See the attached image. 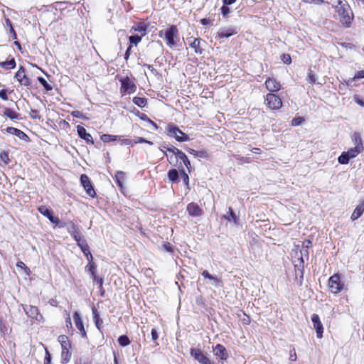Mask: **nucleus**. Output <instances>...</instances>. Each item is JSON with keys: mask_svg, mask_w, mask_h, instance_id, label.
<instances>
[{"mask_svg": "<svg viewBox=\"0 0 364 364\" xmlns=\"http://www.w3.org/2000/svg\"><path fill=\"white\" fill-rule=\"evenodd\" d=\"M333 7L338 14V18L343 24L348 25L353 19V14L349 12V6L345 0H336Z\"/></svg>", "mask_w": 364, "mask_h": 364, "instance_id": "1", "label": "nucleus"}, {"mask_svg": "<svg viewBox=\"0 0 364 364\" xmlns=\"http://www.w3.org/2000/svg\"><path fill=\"white\" fill-rule=\"evenodd\" d=\"M159 36L165 39L166 45L170 48L175 46L179 40L178 29L175 25L171 26L165 31H160Z\"/></svg>", "mask_w": 364, "mask_h": 364, "instance_id": "2", "label": "nucleus"}, {"mask_svg": "<svg viewBox=\"0 0 364 364\" xmlns=\"http://www.w3.org/2000/svg\"><path fill=\"white\" fill-rule=\"evenodd\" d=\"M328 287L333 294H338L344 287V284L341 282V277L338 274L331 276L328 279Z\"/></svg>", "mask_w": 364, "mask_h": 364, "instance_id": "3", "label": "nucleus"}, {"mask_svg": "<svg viewBox=\"0 0 364 364\" xmlns=\"http://www.w3.org/2000/svg\"><path fill=\"white\" fill-rule=\"evenodd\" d=\"M361 151L357 148H350L347 151H343L338 157V161L341 164H347L350 159L355 158Z\"/></svg>", "mask_w": 364, "mask_h": 364, "instance_id": "4", "label": "nucleus"}, {"mask_svg": "<svg viewBox=\"0 0 364 364\" xmlns=\"http://www.w3.org/2000/svg\"><path fill=\"white\" fill-rule=\"evenodd\" d=\"M168 133L170 136L174 137L178 141H187L189 137L187 134L183 133L178 127L175 126H169L168 128Z\"/></svg>", "mask_w": 364, "mask_h": 364, "instance_id": "5", "label": "nucleus"}, {"mask_svg": "<svg viewBox=\"0 0 364 364\" xmlns=\"http://www.w3.org/2000/svg\"><path fill=\"white\" fill-rule=\"evenodd\" d=\"M265 102L268 107L271 109H278L282 105L281 99L276 95L269 93L266 95Z\"/></svg>", "mask_w": 364, "mask_h": 364, "instance_id": "6", "label": "nucleus"}, {"mask_svg": "<svg viewBox=\"0 0 364 364\" xmlns=\"http://www.w3.org/2000/svg\"><path fill=\"white\" fill-rule=\"evenodd\" d=\"M190 353L200 364H212L210 360L202 352L200 349L192 348Z\"/></svg>", "mask_w": 364, "mask_h": 364, "instance_id": "7", "label": "nucleus"}, {"mask_svg": "<svg viewBox=\"0 0 364 364\" xmlns=\"http://www.w3.org/2000/svg\"><path fill=\"white\" fill-rule=\"evenodd\" d=\"M22 306L26 314L32 319L41 321L43 318L42 315L40 314L36 306L26 304H24Z\"/></svg>", "mask_w": 364, "mask_h": 364, "instance_id": "8", "label": "nucleus"}, {"mask_svg": "<svg viewBox=\"0 0 364 364\" xmlns=\"http://www.w3.org/2000/svg\"><path fill=\"white\" fill-rule=\"evenodd\" d=\"M73 317V321H74L75 325L77 329L79 331V333L81 335V336L82 338H87V332L85 328L84 323H83V321L82 320L80 313L77 311L75 312Z\"/></svg>", "mask_w": 364, "mask_h": 364, "instance_id": "9", "label": "nucleus"}, {"mask_svg": "<svg viewBox=\"0 0 364 364\" xmlns=\"http://www.w3.org/2000/svg\"><path fill=\"white\" fill-rule=\"evenodd\" d=\"M80 182L87 193L91 197H94L95 196V191L91 184L89 177L85 174L81 175Z\"/></svg>", "mask_w": 364, "mask_h": 364, "instance_id": "10", "label": "nucleus"}, {"mask_svg": "<svg viewBox=\"0 0 364 364\" xmlns=\"http://www.w3.org/2000/svg\"><path fill=\"white\" fill-rule=\"evenodd\" d=\"M15 78L21 85L28 87L31 85V80L26 76L24 68L21 66L15 75Z\"/></svg>", "mask_w": 364, "mask_h": 364, "instance_id": "11", "label": "nucleus"}, {"mask_svg": "<svg viewBox=\"0 0 364 364\" xmlns=\"http://www.w3.org/2000/svg\"><path fill=\"white\" fill-rule=\"evenodd\" d=\"M311 321L314 325V328L316 330V336L318 338H322L323 332V324L321 323L320 321V318L318 315L314 314L311 316Z\"/></svg>", "mask_w": 364, "mask_h": 364, "instance_id": "12", "label": "nucleus"}, {"mask_svg": "<svg viewBox=\"0 0 364 364\" xmlns=\"http://www.w3.org/2000/svg\"><path fill=\"white\" fill-rule=\"evenodd\" d=\"M186 210L189 215L192 217H199L203 214V210L196 203H191L187 205Z\"/></svg>", "mask_w": 364, "mask_h": 364, "instance_id": "13", "label": "nucleus"}, {"mask_svg": "<svg viewBox=\"0 0 364 364\" xmlns=\"http://www.w3.org/2000/svg\"><path fill=\"white\" fill-rule=\"evenodd\" d=\"M121 82L122 88L124 90L125 92L130 94L136 91V87L135 84L129 77L122 80Z\"/></svg>", "mask_w": 364, "mask_h": 364, "instance_id": "14", "label": "nucleus"}, {"mask_svg": "<svg viewBox=\"0 0 364 364\" xmlns=\"http://www.w3.org/2000/svg\"><path fill=\"white\" fill-rule=\"evenodd\" d=\"M214 355L220 360H226L228 358V353L226 348L221 344H217L213 347Z\"/></svg>", "mask_w": 364, "mask_h": 364, "instance_id": "15", "label": "nucleus"}, {"mask_svg": "<svg viewBox=\"0 0 364 364\" xmlns=\"http://www.w3.org/2000/svg\"><path fill=\"white\" fill-rule=\"evenodd\" d=\"M267 89L270 92H276L279 90L281 87L280 83L274 78L269 77L265 81Z\"/></svg>", "mask_w": 364, "mask_h": 364, "instance_id": "16", "label": "nucleus"}, {"mask_svg": "<svg viewBox=\"0 0 364 364\" xmlns=\"http://www.w3.org/2000/svg\"><path fill=\"white\" fill-rule=\"evenodd\" d=\"M77 132L79 136L83 139L87 143H94L92 136L86 132V129L83 127L78 125L77 127Z\"/></svg>", "mask_w": 364, "mask_h": 364, "instance_id": "17", "label": "nucleus"}, {"mask_svg": "<svg viewBox=\"0 0 364 364\" xmlns=\"http://www.w3.org/2000/svg\"><path fill=\"white\" fill-rule=\"evenodd\" d=\"M202 275L205 278L210 280L212 284L215 287H218L223 285V282L220 279L218 278L216 276L210 274L207 270L203 271Z\"/></svg>", "mask_w": 364, "mask_h": 364, "instance_id": "18", "label": "nucleus"}, {"mask_svg": "<svg viewBox=\"0 0 364 364\" xmlns=\"http://www.w3.org/2000/svg\"><path fill=\"white\" fill-rule=\"evenodd\" d=\"M190 46L194 49L196 53L201 54L203 53V50L200 47V38H194L193 37L189 38L188 39Z\"/></svg>", "mask_w": 364, "mask_h": 364, "instance_id": "19", "label": "nucleus"}, {"mask_svg": "<svg viewBox=\"0 0 364 364\" xmlns=\"http://www.w3.org/2000/svg\"><path fill=\"white\" fill-rule=\"evenodd\" d=\"M6 131L10 134L16 135L22 140H26V139L28 138V136L23 132L14 127H7Z\"/></svg>", "mask_w": 364, "mask_h": 364, "instance_id": "20", "label": "nucleus"}, {"mask_svg": "<svg viewBox=\"0 0 364 364\" xmlns=\"http://www.w3.org/2000/svg\"><path fill=\"white\" fill-rule=\"evenodd\" d=\"M363 211H364V200L360 204L357 205V207L355 208V209L354 210L353 213H352V215L350 216L351 220H355L358 218H359L362 215Z\"/></svg>", "mask_w": 364, "mask_h": 364, "instance_id": "21", "label": "nucleus"}, {"mask_svg": "<svg viewBox=\"0 0 364 364\" xmlns=\"http://www.w3.org/2000/svg\"><path fill=\"white\" fill-rule=\"evenodd\" d=\"M353 141L354 143V147L358 149L360 151L363 150V146L360 135L358 132H355L353 135Z\"/></svg>", "mask_w": 364, "mask_h": 364, "instance_id": "22", "label": "nucleus"}, {"mask_svg": "<svg viewBox=\"0 0 364 364\" xmlns=\"http://www.w3.org/2000/svg\"><path fill=\"white\" fill-rule=\"evenodd\" d=\"M87 270L90 273V277L95 281L97 279V266L94 262H89L86 267Z\"/></svg>", "mask_w": 364, "mask_h": 364, "instance_id": "23", "label": "nucleus"}, {"mask_svg": "<svg viewBox=\"0 0 364 364\" xmlns=\"http://www.w3.org/2000/svg\"><path fill=\"white\" fill-rule=\"evenodd\" d=\"M70 347L62 348L61 359L63 363H68L71 358V353L69 351Z\"/></svg>", "mask_w": 364, "mask_h": 364, "instance_id": "24", "label": "nucleus"}, {"mask_svg": "<svg viewBox=\"0 0 364 364\" xmlns=\"http://www.w3.org/2000/svg\"><path fill=\"white\" fill-rule=\"evenodd\" d=\"M223 218L227 220L228 221H233L235 224L237 223L238 217L234 213L232 208H229V211L226 215L223 216Z\"/></svg>", "mask_w": 364, "mask_h": 364, "instance_id": "25", "label": "nucleus"}, {"mask_svg": "<svg viewBox=\"0 0 364 364\" xmlns=\"http://www.w3.org/2000/svg\"><path fill=\"white\" fill-rule=\"evenodd\" d=\"M187 156L181 150L176 151V154L175 156H170L168 159V161L170 164H173L177 161V159H179L181 161L186 160Z\"/></svg>", "mask_w": 364, "mask_h": 364, "instance_id": "26", "label": "nucleus"}, {"mask_svg": "<svg viewBox=\"0 0 364 364\" xmlns=\"http://www.w3.org/2000/svg\"><path fill=\"white\" fill-rule=\"evenodd\" d=\"M148 26L144 23H141L139 25H137L135 27H133L132 30H134V31H136L139 33H141V36H143L146 34V31Z\"/></svg>", "mask_w": 364, "mask_h": 364, "instance_id": "27", "label": "nucleus"}, {"mask_svg": "<svg viewBox=\"0 0 364 364\" xmlns=\"http://www.w3.org/2000/svg\"><path fill=\"white\" fill-rule=\"evenodd\" d=\"M92 314H93V319L95 321V323L98 329H100V326L102 323V320L100 318L97 310L95 308L92 309Z\"/></svg>", "mask_w": 364, "mask_h": 364, "instance_id": "28", "label": "nucleus"}, {"mask_svg": "<svg viewBox=\"0 0 364 364\" xmlns=\"http://www.w3.org/2000/svg\"><path fill=\"white\" fill-rule=\"evenodd\" d=\"M58 341L61 345V348L70 347L68 337L65 335H61L58 337Z\"/></svg>", "mask_w": 364, "mask_h": 364, "instance_id": "29", "label": "nucleus"}, {"mask_svg": "<svg viewBox=\"0 0 364 364\" xmlns=\"http://www.w3.org/2000/svg\"><path fill=\"white\" fill-rule=\"evenodd\" d=\"M0 66L4 69H11L14 68L16 66V61L13 58L11 60L5 61V62H1Z\"/></svg>", "mask_w": 364, "mask_h": 364, "instance_id": "30", "label": "nucleus"}, {"mask_svg": "<svg viewBox=\"0 0 364 364\" xmlns=\"http://www.w3.org/2000/svg\"><path fill=\"white\" fill-rule=\"evenodd\" d=\"M236 32H235L233 30L230 29V28H228V29H223V30H221L218 32V36L220 38H228L230 36H231L232 35H233L234 33H235Z\"/></svg>", "mask_w": 364, "mask_h": 364, "instance_id": "31", "label": "nucleus"}, {"mask_svg": "<svg viewBox=\"0 0 364 364\" xmlns=\"http://www.w3.org/2000/svg\"><path fill=\"white\" fill-rule=\"evenodd\" d=\"M133 102L140 107H144L146 105L147 100L144 97H134Z\"/></svg>", "mask_w": 364, "mask_h": 364, "instance_id": "32", "label": "nucleus"}, {"mask_svg": "<svg viewBox=\"0 0 364 364\" xmlns=\"http://www.w3.org/2000/svg\"><path fill=\"white\" fill-rule=\"evenodd\" d=\"M4 114L6 117H8L9 118H10L11 119H18V113H16L15 111L9 109V108H7L4 110Z\"/></svg>", "mask_w": 364, "mask_h": 364, "instance_id": "33", "label": "nucleus"}, {"mask_svg": "<svg viewBox=\"0 0 364 364\" xmlns=\"http://www.w3.org/2000/svg\"><path fill=\"white\" fill-rule=\"evenodd\" d=\"M118 136L111 134H103L101 136V140L105 143H108L117 140ZM120 138V136H119Z\"/></svg>", "mask_w": 364, "mask_h": 364, "instance_id": "34", "label": "nucleus"}, {"mask_svg": "<svg viewBox=\"0 0 364 364\" xmlns=\"http://www.w3.org/2000/svg\"><path fill=\"white\" fill-rule=\"evenodd\" d=\"M119 344L121 346H127L130 343L129 338L126 335L120 336L118 338Z\"/></svg>", "mask_w": 364, "mask_h": 364, "instance_id": "35", "label": "nucleus"}, {"mask_svg": "<svg viewBox=\"0 0 364 364\" xmlns=\"http://www.w3.org/2000/svg\"><path fill=\"white\" fill-rule=\"evenodd\" d=\"M168 177L171 181H176L178 177V171L176 169H171L168 172Z\"/></svg>", "mask_w": 364, "mask_h": 364, "instance_id": "36", "label": "nucleus"}, {"mask_svg": "<svg viewBox=\"0 0 364 364\" xmlns=\"http://www.w3.org/2000/svg\"><path fill=\"white\" fill-rule=\"evenodd\" d=\"M81 250L84 253L85 256L89 255L90 253V248L88 245L87 244L86 241H82V243L79 245Z\"/></svg>", "mask_w": 364, "mask_h": 364, "instance_id": "37", "label": "nucleus"}, {"mask_svg": "<svg viewBox=\"0 0 364 364\" xmlns=\"http://www.w3.org/2000/svg\"><path fill=\"white\" fill-rule=\"evenodd\" d=\"M0 160L6 165L9 164L10 159L7 152L2 151L0 152Z\"/></svg>", "mask_w": 364, "mask_h": 364, "instance_id": "38", "label": "nucleus"}, {"mask_svg": "<svg viewBox=\"0 0 364 364\" xmlns=\"http://www.w3.org/2000/svg\"><path fill=\"white\" fill-rule=\"evenodd\" d=\"M75 240L77 242V245L79 246L80 243H82V241H85L83 239L82 235L80 233V232L78 230L75 234L72 235Z\"/></svg>", "mask_w": 364, "mask_h": 364, "instance_id": "39", "label": "nucleus"}, {"mask_svg": "<svg viewBox=\"0 0 364 364\" xmlns=\"http://www.w3.org/2000/svg\"><path fill=\"white\" fill-rule=\"evenodd\" d=\"M306 81L310 84H314L316 82V75L312 70H309L306 77Z\"/></svg>", "mask_w": 364, "mask_h": 364, "instance_id": "40", "label": "nucleus"}, {"mask_svg": "<svg viewBox=\"0 0 364 364\" xmlns=\"http://www.w3.org/2000/svg\"><path fill=\"white\" fill-rule=\"evenodd\" d=\"M38 80L40 82V83L44 87V88L46 90H52V87L49 84H48V82H46V80L43 77H38Z\"/></svg>", "mask_w": 364, "mask_h": 364, "instance_id": "41", "label": "nucleus"}, {"mask_svg": "<svg viewBox=\"0 0 364 364\" xmlns=\"http://www.w3.org/2000/svg\"><path fill=\"white\" fill-rule=\"evenodd\" d=\"M141 37L142 36H141L134 35V36H129V39L131 43L137 45L141 41Z\"/></svg>", "mask_w": 364, "mask_h": 364, "instance_id": "42", "label": "nucleus"}, {"mask_svg": "<svg viewBox=\"0 0 364 364\" xmlns=\"http://www.w3.org/2000/svg\"><path fill=\"white\" fill-rule=\"evenodd\" d=\"M38 211L43 215L44 216H46L47 215L50 214V209L47 208L46 205H41L38 208Z\"/></svg>", "mask_w": 364, "mask_h": 364, "instance_id": "43", "label": "nucleus"}, {"mask_svg": "<svg viewBox=\"0 0 364 364\" xmlns=\"http://www.w3.org/2000/svg\"><path fill=\"white\" fill-rule=\"evenodd\" d=\"M68 232L71 234V235L75 234L79 230L76 227V225L71 223L69 226L68 227Z\"/></svg>", "mask_w": 364, "mask_h": 364, "instance_id": "44", "label": "nucleus"}, {"mask_svg": "<svg viewBox=\"0 0 364 364\" xmlns=\"http://www.w3.org/2000/svg\"><path fill=\"white\" fill-rule=\"evenodd\" d=\"M46 217H47L52 223L58 224L59 223V219L53 215L52 210H50V214L47 215Z\"/></svg>", "mask_w": 364, "mask_h": 364, "instance_id": "45", "label": "nucleus"}, {"mask_svg": "<svg viewBox=\"0 0 364 364\" xmlns=\"http://www.w3.org/2000/svg\"><path fill=\"white\" fill-rule=\"evenodd\" d=\"M151 334L152 340L155 342L156 346H158L159 343H156V341L159 338V335H158L156 330L155 328H152Z\"/></svg>", "mask_w": 364, "mask_h": 364, "instance_id": "46", "label": "nucleus"}, {"mask_svg": "<svg viewBox=\"0 0 364 364\" xmlns=\"http://www.w3.org/2000/svg\"><path fill=\"white\" fill-rule=\"evenodd\" d=\"M221 13L224 17H228V14L230 13V9L229 7L226 6H223L220 9Z\"/></svg>", "mask_w": 364, "mask_h": 364, "instance_id": "47", "label": "nucleus"}, {"mask_svg": "<svg viewBox=\"0 0 364 364\" xmlns=\"http://www.w3.org/2000/svg\"><path fill=\"white\" fill-rule=\"evenodd\" d=\"M282 60L285 64H290L291 63V58L289 54H283Z\"/></svg>", "mask_w": 364, "mask_h": 364, "instance_id": "48", "label": "nucleus"}, {"mask_svg": "<svg viewBox=\"0 0 364 364\" xmlns=\"http://www.w3.org/2000/svg\"><path fill=\"white\" fill-rule=\"evenodd\" d=\"M302 122H304V119L302 117L294 118L291 121V124L293 126H298L300 125Z\"/></svg>", "mask_w": 364, "mask_h": 364, "instance_id": "49", "label": "nucleus"}, {"mask_svg": "<svg viewBox=\"0 0 364 364\" xmlns=\"http://www.w3.org/2000/svg\"><path fill=\"white\" fill-rule=\"evenodd\" d=\"M164 148L166 149V151H168L169 153H171L173 156H175L176 154V151H179L178 149H177L176 147L175 146H172V147H166V146H164Z\"/></svg>", "mask_w": 364, "mask_h": 364, "instance_id": "50", "label": "nucleus"}, {"mask_svg": "<svg viewBox=\"0 0 364 364\" xmlns=\"http://www.w3.org/2000/svg\"><path fill=\"white\" fill-rule=\"evenodd\" d=\"M364 78V70L358 71L353 77V80Z\"/></svg>", "mask_w": 364, "mask_h": 364, "instance_id": "51", "label": "nucleus"}, {"mask_svg": "<svg viewBox=\"0 0 364 364\" xmlns=\"http://www.w3.org/2000/svg\"><path fill=\"white\" fill-rule=\"evenodd\" d=\"M137 143H147V144H150V145H152V144H153V143H152L151 141H148V140H146V139H144V138H142V137H138V138H137V141H134V144H137Z\"/></svg>", "mask_w": 364, "mask_h": 364, "instance_id": "52", "label": "nucleus"}, {"mask_svg": "<svg viewBox=\"0 0 364 364\" xmlns=\"http://www.w3.org/2000/svg\"><path fill=\"white\" fill-rule=\"evenodd\" d=\"M121 144H125V145H133L134 144V141L129 139H123L121 140Z\"/></svg>", "mask_w": 364, "mask_h": 364, "instance_id": "53", "label": "nucleus"}, {"mask_svg": "<svg viewBox=\"0 0 364 364\" xmlns=\"http://www.w3.org/2000/svg\"><path fill=\"white\" fill-rule=\"evenodd\" d=\"M304 1L306 3L315 4L316 5H320L323 3V0H304Z\"/></svg>", "mask_w": 364, "mask_h": 364, "instance_id": "54", "label": "nucleus"}, {"mask_svg": "<svg viewBox=\"0 0 364 364\" xmlns=\"http://www.w3.org/2000/svg\"><path fill=\"white\" fill-rule=\"evenodd\" d=\"M0 98H1L4 100H8V96L5 90H0Z\"/></svg>", "mask_w": 364, "mask_h": 364, "instance_id": "55", "label": "nucleus"}, {"mask_svg": "<svg viewBox=\"0 0 364 364\" xmlns=\"http://www.w3.org/2000/svg\"><path fill=\"white\" fill-rule=\"evenodd\" d=\"M51 361V357L48 350H46V355L44 360V364H50Z\"/></svg>", "mask_w": 364, "mask_h": 364, "instance_id": "56", "label": "nucleus"}, {"mask_svg": "<svg viewBox=\"0 0 364 364\" xmlns=\"http://www.w3.org/2000/svg\"><path fill=\"white\" fill-rule=\"evenodd\" d=\"M131 49H132V45H129V46L127 48L125 55H124L125 60H127L129 58V57L130 55Z\"/></svg>", "mask_w": 364, "mask_h": 364, "instance_id": "57", "label": "nucleus"}, {"mask_svg": "<svg viewBox=\"0 0 364 364\" xmlns=\"http://www.w3.org/2000/svg\"><path fill=\"white\" fill-rule=\"evenodd\" d=\"M183 181L186 185H188L189 182V177L188 174L184 172V171H183Z\"/></svg>", "mask_w": 364, "mask_h": 364, "instance_id": "58", "label": "nucleus"}, {"mask_svg": "<svg viewBox=\"0 0 364 364\" xmlns=\"http://www.w3.org/2000/svg\"><path fill=\"white\" fill-rule=\"evenodd\" d=\"M296 352L294 350V349L293 350V353H291L290 354V356H289V360L291 361H295L296 360Z\"/></svg>", "mask_w": 364, "mask_h": 364, "instance_id": "59", "label": "nucleus"}, {"mask_svg": "<svg viewBox=\"0 0 364 364\" xmlns=\"http://www.w3.org/2000/svg\"><path fill=\"white\" fill-rule=\"evenodd\" d=\"M355 101L358 105H359L362 107H364V102L362 100H360V98L355 97Z\"/></svg>", "mask_w": 364, "mask_h": 364, "instance_id": "60", "label": "nucleus"}, {"mask_svg": "<svg viewBox=\"0 0 364 364\" xmlns=\"http://www.w3.org/2000/svg\"><path fill=\"white\" fill-rule=\"evenodd\" d=\"M206 156V152L205 151H198L197 152V155H196V157H201V158H204Z\"/></svg>", "mask_w": 364, "mask_h": 364, "instance_id": "61", "label": "nucleus"}, {"mask_svg": "<svg viewBox=\"0 0 364 364\" xmlns=\"http://www.w3.org/2000/svg\"><path fill=\"white\" fill-rule=\"evenodd\" d=\"M11 34L12 35V38L14 39H16L17 38L16 33L14 29V28H11L9 29Z\"/></svg>", "mask_w": 364, "mask_h": 364, "instance_id": "62", "label": "nucleus"}, {"mask_svg": "<svg viewBox=\"0 0 364 364\" xmlns=\"http://www.w3.org/2000/svg\"><path fill=\"white\" fill-rule=\"evenodd\" d=\"M188 151L189 154H192V155H193L194 156L196 157L198 151H196V150L192 149H188Z\"/></svg>", "mask_w": 364, "mask_h": 364, "instance_id": "63", "label": "nucleus"}, {"mask_svg": "<svg viewBox=\"0 0 364 364\" xmlns=\"http://www.w3.org/2000/svg\"><path fill=\"white\" fill-rule=\"evenodd\" d=\"M16 266L21 268L22 269H23V268L26 267L25 264L21 261L17 262Z\"/></svg>", "mask_w": 364, "mask_h": 364, "instance_id": "64", "label": "nucleus"}]
</instances>
